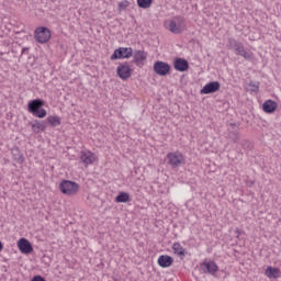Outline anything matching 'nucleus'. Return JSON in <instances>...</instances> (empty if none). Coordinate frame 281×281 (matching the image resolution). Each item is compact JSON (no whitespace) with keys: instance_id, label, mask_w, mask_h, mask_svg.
I'll use <instances>...</instances> for the list:
<instances>
[{"instance_id":"7ed1b4c3","label":"nucleus","mask_w":281,"mask_h":281,"mask_svg":"<svg viewBox=\"0 0 281 281\" xmlns=\"http://www.w3.org/2000/svg\"><path fill=\"white\" fill-rule=\"evenodd\" d=\"M59 190L67 196H76L78 190H80V184L71 180H63L59 184Z\"/></svg>"},{"instance_id":"dca6fc26","label":"nucleus","mask_w":281,"mask_h":281,"mask_svg":"<svg viewBox=\"0 0 281 281\" xmlns=\"http://www.w3.org/2000/svg\"><path fill=\"white\" fill-rule=\"evenodd\" d=\"M173 262H175V259L168 255H162L158 258V265L159 267H162V269L171 267Z\"/></svg>"},{"instance_id":"2eb2a0df","label":"nucleus","mask_w":281,"mask_h":281,"mask_svg":"<svg viewBox=\"0 0 281 281\" xmlns=\"http://www.w3.org/2000/svg\"><path fill=\"white\" fill-rule=\"evenodd\" d=\"M173 67L176 71H188V69H190V64L183 58H176L173 61Z\"/></svg>"},{"instance_id":"9b49d317","label":"nucleus","mask_w":281,"mask_h":281,"mask_svg":"<svg viewBox=\"0 0 281 281\" xmlns=\"http://www.w3.org/2000/svg\"><path fill=\"white\" fill-rule=\"evenodd\" d=\"M18 248L21 254H32V251H34V247H32V244L26 238H21L18 241Z\"/></svg>"},{"instance_id":"0eeeda50","label":"nucleus","mask_w":281,"mask_h":281,"mask_svg":"<svg viewBox=\"0 0 281 281\" xmlns=\"http://www.w3.org/2000/svg\"><path fill=\"white\" fill-rule=\"evenodd\" d=\"M116 75L119 76V78H121V80H128V78H131V76L133 75V69H131L128 61L119 64L116 68Z\"/></svg>"},{"instance_id":"39448f33","label":"nucleus","mask_w":281,"mask_h":281,"mask_svg":"<svg viewBox=\"0 0 281 281\" xmlns=\"http://www.w3.org/2000/svg\"><path fill=\"white\" fill-rule=\"evenodd\" d=\"M34 38L37 43L44 45V43H47L52 38V31L46 26H40L34 31Z\"/></svg>"},{"instance_id":"4be33fe9","label":"nucleus","mask_w":281,"mask_h":281,"mask_svg":"<svg viewBox=\"0 0 281 281\" xmlns=\"http://www.w3.org/2000/svg\"><path fill=\"white\" fill-rule=\"evenodd\" d=\"M172 249L178 256H186V248L182 247L181 244L175 243Z\"/></svg>"},{"instance_id":"c85d7f7f","label":"nucleus","mask_w":281,"mask_h":281,"mask_svg":"<svg viewBox=\"0 0 281 281\" xmlns=\"http://www.w3.org/2000/svg\"><path fill=\"white\" fill-rule=\"evenodd\" d=\"M128 2H121L120 4H119V8H126L128 4H127Z\"/></svg>"},{"instance_id":"aec40b11","label":"nucleus","mask_w":281,"mask_h":281,"mask_svg":"<svg viewBox=\"0 0 281 281\" xmlns=\"http://www.w3.org/2000/svg\"><path fill=\"white\" fill-rule=\"evenodd\" d=\"M128 201H131V195H128L126 192H120L115 198L116 203H128Z\"/></svg>"},{"instance_id":"f3484780","label":"nucleus","mask_w":281,"mask_h":281,"mask_svg":"<svg viewBox=\"0 0 281 281\" xmlns=\"http://www.w3.org/2000/svg\"><path fill=\"white\" fill-rule=\"evenodd\" d=\"M262 109H263L265 113H273L276 111V109H278V103L273 100H267L263 103Z\"/></svg>"},{"instance_id":"5701e85b","label":"nucleus","mask_w":281,"mask_h":281,"mask_svg":"<svg viewBox=\"0 0 281 281\" xmlns=\"http://www.w3.org/2000/svg\"><path fill=\"white\" fill-rule=\"evenodd\" d=\"M46 120L53 127L60 126V116L50 115Z\"/></svg>"},{"instance_id":"412c9836","label":"nucleus","mask_w":281,"mask_h":281,"mask_svg":"<svg viewBox=\"0 0 281 281\" xmlns=\"http://www.w3.org/2000/svg\"><path fill=\"white\" fill-rule=\"evenodd\" d=\"M12 155H13L14 161H18V164H23V161L25 160L23 158V154H21L18 147L12 149Z\"/></svg>"},{"instance_id":"a211bd4d","label":"nucleus","mask_w":281,"mask_h":281,"mask_svg":"<svg viewBox=\"0 0 281 281\" xmlns=\"http://www.w3.org/2000/svg\"><path fill=\"white\" fill-rule=\"evenodd\" d=\"M266 276H267V278L278 280L280 278V268H273V267L269 266L266 269Z\"/></svg>"},{"instance_id":"7c9ffc66","label":"nucleus","mask_w":281,"mask_h":281,"mask_svg":"<svg viewBox=\"0 0 281 281\" xmlns=\"http://www.w3.org/2000/svg\"><path fill=\"white\" fill-rule=\"evenodd\" d=\"M3 249V244L0 241V251Z\"/></svg>"},{"instance_id":"20e7f679","label":"nucleus","mask_w":281,"mask_h":281,"mask_svg":"<svg viewBox=\"0 0 281 281\" xmlns=\"http://www.w3.org/2000/svg\"><path fill=\"white\" fill-rule=\"evenodd\" d=\"M167 164L171 168H179L186 164V157L179 150L169 153L167 154Z\"/></svg>"},{"instance_id":"9d476101","label":"nucleus","mask_w":281,"mask_h":281,"mask_svg":"<svg viewBox=\"0 0 281 281\" xmlns=\"http://www.w3.org/2000/svg\"><path fill=\"white\" fill-rule=\"evenodd\" d=\"M154 71L157 76H168L170 74V66L166 61H156L154 64Z\"/></svg>"},{"instance_id":"6e6552de","label":"nucleus","mask_w":281,"mask_h":281,"mask_svg":"<svg viewBox=\"0 0 281 281\" xmlns=\"http://www.w3.org/2000/svg\"><path fill=\"white\" fill-rule=\"evenodd\" d=\"M200 269L203 273H209V276H216L218 272V265L215 261H203L200 265Z\"/></svg>"},{"instance_id":"6ab92c4d","label":"nucleus","mask_w":281,"mask_h":281,"mask_svg":"<svg viewBox=\"0 0 281 281\" xmlns=\"http://www.w3.org/2000/svg\"><path fill=\"white\" fill-rule=\"evenodd\" d=\"M47 128V125L45 123H41L38 121H35V123L32 124V131L33 133H43Z\"/></svg>"},{"instance_id":"f257e3e1","label":"nucleus","mask_w":281,"mask_h":281,"mask_svg":"<svg viewBox=\"0 0 281 281\" xmlns=\"http://www.w3.org/2000/svg\"><path fill=\"white\" fill-rule=\"evenodd\" d=\"M45 106V101L43 99H34L27 103V111L32 113L34 117H43L47 116V110L43 109Z\"/></svg>"},{"instance_id":"f03ea898","label":"nucleus","mask_w":281,"mask_h":281,"mask_svg":"<svg viewBox=\"0 0 281 281\" xmlns=\"http://www.w3.org/2000/svg\"><path fill=\"white\" fill-rule=\"evenodd\" d=\"M164 26L172 34H181L186 30V20L183 16L177 15L171 20H167Z\"/></svg>"},{"instance_id":"c756f323","label":"nucleus","mask_w":281,"mask_h":281,"mask_svg":"<svg viewBox=\"0 0 281 281\" xmlns=\"http://www.w3.org/2000/svg\"><path fill=\"white\" fill-rule=\"evenodd\" d=\"M25 52H30V48L27 47L22 48V54H25Z\"/></svg>"},{"instance_id":"393cba45","label":"nucleus","mask_w":281,"mask_h":281,"mask_svg":"<svg viewBox=\"0 0 281 281\" xmlns=\"http://www.w3.org/2000/svg\"><path fill=\"white\" fill-rule=\"evenodd\" d=\"M228 139L234 142V144H238V142H240V136L237 131H233L228 133Z\"/></svg>"},{"instance_id":"b1692460","label":"nucleus","mask_w":281,"mask_h":281,"mask_svg":"<svg viewBox=\"0 0 281 281\" xmlns=\"http://www.w3.org/2000/svg\"><path fill=\"white\" fill-rule=\"evenodd\" d=\"M137 5L143 10H148L153 5V0H137Z\"/></svg>"},{"instance_id":"ddd939ff","label":"nucleus","mask_w":281,"mask_h":281,"mask_svg":"<svg viewBox=\"0 0 281 281\" xmlns=\"http://www.w3.org/2000/svg\"><path fill=\"white\" fill-rule=\"evenodd\" d=\"M147 57H148V54H146V52L135 50L133 53V63L136 64V67H142Z\"/></svg>"},{"instance_id":"cd10ccee","label":"nucleus","mask_w":281,"mask_h":281,"mask_svg":"<svg viewBox=\"0 0 281 281\" xmlns=\"http://www.w3.org/2000/svg\"><path fill=\"white\" fill-rule=\"evenodd\" d=\"M32 281H45V278H43L41 276H35V277H33Z\"/></svg>"},{"instance_id":"a878e982","label":"nucleus","mask_w":281,"mask_h":281,"mask_svg":"<svg viewBox=\"0 0 281 281\" xmlns=\"http://www.w3.org/2000/svg\"><path fill=\"white\" fill-rule=\"evenodd\" d=\"M240 42H238L237 40L233 38V37H229L228 41H227V44L226 46L228 47V49H234L236 48V46L239 45Z\"/></svg>"},{"instance_id":"4468645a","label":"nucleus","mask_w":281,"mask_h":281,"mask_svg":"<svg viewBox=\"0 0 281 281\" xmlns=\"http://www.w3.org/2000/svg\"><path fill=\"white\" fill-rule=\"evenodd\" d=\"M80 161L83 166H91L95 161V155L91 151H81Z\"/></svg>"},{"instance_id":"1a4fd4ad","label":"nucleus","mask_w":281,"mask_h":281,"mask_svg":"<svg viewBox=\"0 0 281 281\" xmlns=\"http://www.w3.org/2000/svg\"><path fill=\"white\" fill-rule=\"evenodd\" d=\"M221 89V82L218 81H211L206 83L201 90V95H209L210 93H216V91H220Z\"/></svg>"},{"instance_id":"423d86ee","label":"nucleus","mask_w":281,"mask_h":281,"mask_svg":"<svg viewBox=\"0 0 281 281\" xmlns=\"http://www.w3.org/2000/svg\"><path fill=\"white\" fill-rule=\"evenodd\" d=\"M133 56V49L131 47H119L111 55V60H122V58H131Z\"/></svg>"},{"instance_id":"f8f14e48","label":"nucleus","mask_w":281,"mask_h":281,"mask_svg":"<svg viewBox=\"0 0 281 281\" xmlns=\"http://www.w3.org/2000/svg\"><path fill=\"white\" fill-rule=\"evenodd\" d=\"M235 54L236 56H241L243 58H245V60H251V56H254L251 50H247L241 42H239V45L236 46Z\"/></svg>"},{"instance_id":"bb28decb","label":"nucleus","mask_w":281,"mask_h":281,"mask_svg":"<svg viewBox=\"0 0 281 281\" xmlns=\"http://www.w3.org/2000/svg\"><path fill=\"white\" fill-rule=\"evenodd\" d=\"M249 87H250V91L252 93H258L259 89H260V86L259 83H249Z\"/></svg>"}]
</instances>
